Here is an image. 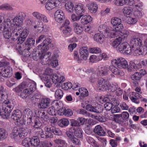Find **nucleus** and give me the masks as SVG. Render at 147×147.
<instances>
[{
	"label": "nucleus",
	"instance_id": "f257e3e1",
	"mask_svg": "<svg viewBox=\"0 0 147 147\" xmlns=\"http://www.w3.org/2000/svg\"><path fill=\"white\" fill-rule=\"evenodd\" d=\"M23 118H22L21 111L19 110L14 111L12 113L11 118L17 121V124L18 125L29 124L32 121V113L29 109H26L23 112Z\"/></svg>",
	"mask_w": 147,
	"mask_h": 147
},
{
	"label": "nucleus",
	"instance_id": "f03ea898",
	"mask_svg": "<svg viewBox=\"0 0 147 147\" xmlns=\"http://www.w3.org/2000/svg\"><path fill=\"white\" fill-rule=\"evenodd\" d=\"M41 50L40 51H37L33 52L32 54V58L34 60L37 61L39 59L41 60V63L42 65H45L49 62L50 60L49 57L51 55L50 52H48L46 54L43 50Z\"/></svg>",
	"mask_w": 147,
	"mask_h": 147
},
{
	"label": "nucleus",
	"instance_id": "7ed1b4c3",
	"mask_svg": "<svg viewBox=\"0 0 147 147\" xmlns=\"http://www.w3.org/2000/svg\"><path fill=\"white\" fill-rule=\"evenodd\" d=\"M53 128V127L51 126L47 125L45 126L44 129L45 134L42 129L38 128L36 130L35 134L40 138L44 139L52 138L53 137L52 134Z\"/></svg>",
	"mask_w": 147,
	"mask_h": 147
},
{
	"label": "nucleus",
	"instance_id": "20e7f679",
	"mask_svg": "<svg viewBox=\"0 0 147 147\" xmlns=\"http://www.w3.org/2000/svg\"><path fill=\"white\" fill-rule=\"evenodd\" d=\"M80 58L78 55V53L77 51H74L73 53L74 60L78 63H81L82 61V59L86 60L88 57V52L86 47H84L81 48L80 50Z\"/></svg>",
	"mask_w": 147,
	"mask_h": 147
},
{
	"label": "nucleus",
	"instance_id": "39448f33",
	"mask_svg": "<svg viewBox=\"0 0 147 147\" xmlns=\"http://www.w3.org/2000/svg\"><path fill=\"white\" fill-rule=\"evenodd\" d=\"M111 23L113 28L111 27V31L112 32H115V34H118L119 32L118 31L124 28L123 25L121 24V19L118 18H113L111 20Z\"/></svg>",
	"mask_w": 147,
	"mask_h": 147
},
{
	"label": "nucleus",
	"instance_id": "423d86ee",
	"mask_svg": "<svg viewBox=\"0 0 147 147\" xmlns=\"http://www.w3.org/2000/svg\"><path fill=\"white\" fill-rule=\"evenodd\" d=\"M14 105L13 103L11 100L8 99L3 103L2 105V111L4 113V115L2 117L7 119L10 115V113L13 109Z\"/></svg>",
	"mask_w": 147,
	"mask_h": 147
},
{
	"label": "nucleus",
	"instance_id": "0eeeda50",
	"mask_svg": "<svg viewBox=\"0 0 147 147\" xmlns=\"http://www.w3.org/2000/svg\"><path fill=\"white\" fill-rule=\"evenodd\" d=\"M9 28H10V30H11L12 39L14 40H16L20 36V34L22 30V28L21 26L16 27L13 24H12L11 22V24L8 26Z\"/></svg>",
	"mask_w": 147,
	"mask_h": 147
},
{
	"label": "nucleus",
	"instance_id": "6e6552de",
	"mask_svg": "<svg viewBox=\"0 0 147 147\" xmlns=\"http://www.w3.org/2000/svg\"><path fill=\"white\" fill-rule=\"evenodd\" d=\"M113 64H115L119 68L126 69L128 67L127 61L123 58H118L111 61Z\"/></svg>",
	"mask_w": 147,
	"mask_h": 147
},
{
	"label": "nucleus",
	"instance_id": "1a4fd4ad",
	"mask_svg": "<svg viewBox=\"0 0 147 147\" xmlns=\"http://www.w3.org/2000/svg\"><path fill=\"white\" fill-rule=\"evenodd\" d=\"M36 83L33 82L31 84L29 87L24 90L21 94L22 98H26L31 94L36 89Z\"/></svg>",
	"mask_w": 147,
	"mask_h": 147
},
{
	"label": "nucleus",
	"instance_id": "9d476101",
	"mask_svg": "<svg viewBox=\"0 0 147 147\" xmlns=\"http://www.w3.org/2000/svg\"><path fill=\"white\" fill-rule=\"evenodd\" d=\"M53 81L56 85V87L57 88L61 86V83L64 81L65 77L60 75H57L56 74H54L50 78Z\"/></svg>",
	"mask_w": 147,
	"mask_h": 147
},
{
	"label": "nucleus",
	"instance_id": "9b49d317",
	"mask_svg": "<svg viewBox=\"0 0 147 147\" xmlns=\"http://www.w3.org/2000/svg\"><path fill=\"white\" fill-rule=\"evenodd\" d=\"M11 21L9 18H6V15L5 14L0 15V31H2L5 26H9L11 24Z\"/></svg>",
	"mask_w": 147,
	"mask_h": 147
},
{
	"label": "nucleus",
	"instance_id": "f8f14e48",
	"mask_svg": "<svg viewBox=\"0 0 147 147\" xmlns=\"http://www.w3.org/2000/svg\"><path fill=\"white\" fill-rule=\"evenodd\" d=\"M132 48L133 54L135 56H138L140 55L146 54L147 53V49L146 47L145 48L142 47H134Z\"/></svg>",
	"mask_w": 147,
	"mask_h": 147
},
{
	"label": "nucleus",
	"instance_id": "ddd939ff",
	"mask_svg": "<svg viewBox=\"0 0 147 147\" xmlns=\"http://www.w3.org/2000/svg\"><path fill=\"white\" fill-rule=\"evenodd\" d=\"M109 70V67L108 66L100 65L97 68V74L101 76H105L108 74Z\"/></svg>",
	"mask_w": 147,
	"mask_h": 147
},
{
	"label": "nucleus",
	"instance_id": "4468645a",
	"mask_svg": "<svg viewBox=\"0 0 147 147\" xmlns=\"http://www.w3.org/2000/svg\"><path fill=\"white\" fill-rule=\"evenodd\" d=\"M2 73L3 76L5 78L10 77L13 74L12 69L9 66H6L2 69L1 71L0 72V74Z\"/></svg>",
	"mask_w": 147,
	"mask_h": 147
},
{
	"label": "nucleus",
	"instance_id": "2eb2a0df",
	"mask_svg": "<svg viewBox=\"0 0 147 147\" xmlns=\"http://www.w3.org/2000/svg\"><path fill=\"white\" fill-rule=\"evenodd\" d=\"M111 27H107L105 25H100L98 28L100 33L103 34L105 32L108 37H112L113 32L111 31Z\"/></svg>",
	"mask_w": 147,
	"mask_h": 147
},
{
	"label": "nucleus",
	"instance_id": "dca6fc26",
	"mask_svg": "<svg viewBox=\"0 0 147 147\" xmlns=\"http://www.w3.org/2000/svg\"><path fill=\"white\" fill-rule=\"evenodd\" d=\"M55 20L58 23H62L65 19L64 13L63 11L60 9L57 10L55 13Z\"/></svg>",
	"mask_w": 147,
	"mask_h": 147
},
{
	"label": "nucleus",
	"instance_id": "f3484780",
	"mask_svg": "<svg viewBox=\"0 0 147 147\" xmlns=\"http://www.w3.org/2000/svg\"><path fill=\"white\" fill-rule=\"evenodd\" d=\"M32 15L34 17L36 18L38 20L43 21L45 23L49 22V19L47 16L44 14H42L37 11H34L32 13Z\"/></svg>",
	"mask_w": 147,
	"mask_h": 147
},
{
	"label": "nucleus",
	"instance_id": "a211bd4d",
	"mask_svg": "<svg viewBox=\"0 0 147 147\" xmlns=\"http://www.w3.org/2000/svg\"><path fill=\"white\" fill-rule=\"evenodd\" d=\"M75 12L77 15L84 16L85 11V8L84 5L82 3H79L76 5L75 7Z\"/></svg>",
	"mask_w": 147,
	"mask_h": 147
},
{
	"label": "nucleus",
	"instance_id": "6ab92c4d",
	"mask_svg": "<svg viewBox=\"0 0 147 147\" xmlns=\"http://www.w3.org/2000/svg\"><path fill=\"white\" fill-rule=\"evenodd\" d=\"M51 39L49 38H45L40 45L38 46V50H41L45 51L47 50L48 46L47 45L51 43Z\"/></svg>",
	"mask_w": 147,
	"mask_h": 147
},
{
	"label": "nucleus",
	"instance_id": "aec40b11",
	"mask_svg": "<svg viewBox=\"0 0 147 147\" xmlns=\"http://www.w3.org/2000/svg\"><path fill=\"white\" fill-rule=\"evenodd\" d=\"M53 74L52 70L48 68H47L45 72L42 74H40V76L42 80H46L50 78Z\"/></svg>",
	"mask_w": 147,
	"mask_h": 147
},
{
	"label": "nucleus",
	"instance_id": "412c9836",
	"mask_svg": "<svg viewBox=\"0 0 147 147\" xmlns=\"http://www.w3.org/2000/svg\"><path fill=\"white\" fill-rule=\"evenodd\" d=\"M93 39L94 41L100 44L103 43L105 40L104 35L103 34L100 33L95 34L93 36Z\"/></svg>",
	"mask_w": 147,
	"mask_h": 147
},
{
	"label": "nucleus",
	"instance_id": "4be33fe9",
	"mask_svg": "<svg viewBox=\"0 0 147 147\" xmlns=\"http://www.w3.org/2000/svg\"><path fill=\"white\" fill-rule=\"evenodd\" d=\"M100 101L101 102H108L110 101L111 102L115 103L116 99L113 96H112L110 94H108L105 97L103 98L101 96H100Z\"/></svg>",
	"mask_w": 147,
	"mask_h": 147
},
{
	"label": "nucleus",
	"instance_id": "5701e85b",
	"mask_svg": "<svg viewBox=\"0 0 147 147\" xmlns=\"http://www.w3.org/2000/svg\"><path fill=\"white\" fill-rule=\"evenodd\" d=\"M51 100L49 98L42 99L38 105V107L40 109H46L50 105Z\"/></svg>",
	"mask_w": 147,
	"mask_h": 147
},
{
	"label": "nucleus",
	"instance_id": "b1692460",
	"mask_svg": "<svg viewBox=\"0 0 147 147\" xmlns=\"http://www.w3.org/2000/svg\"><path fill=\"white\" fill-rule=\"evenodd\" d=\"M123 29H121L118 31L119 32L118 34H115V32L112 33V37H115L117 36H120L123 38H127L129 35V32L126 30H122Z\"/></svg>",
	"mask_w": 147,
	"mask_h": 147
},
{
	"label": "nucleus",
	"instance_id": "393cba45",
	"mask_svg": "<svg viewBox=\"0 0 147 147\" xmlns=\"http://www.w3.org/2000/svg\"><path fill=\"white\" fill-rule=\"evenodd\" d=\"M142 40L138 38H133L131 40L130 44L132 48L142 46Z\"/></svg>",
	"mask_w": 147,
	"mask_h": 147
},
{
	"label": "nucleus",
	"instance_id": "a878e982",
	"mask_svg": "<svg viewBox=\"0 0 147 147\" xmlns=\"http://www.w3.org/2000/svg\"><path fill=\"white\" fill-rule=\"evenodd\" d=\"M89 11L92 13H95L98 8V5L94 2H91L86 5Z\"/></svg>",
	"mask_w": 147,
	"mask_h": 147
},
{
	"label": "nucleus",
	"instance_id": "bb28decb",
	"mask_svg": "<svg viewBox=\"0 0 147 147\" xmlns=\"http://www.w3.org/2000/svg\"><path fill=\"white\" fill-rule=\"evenodd\" d=\"M109 83L108 80L103 78H101L98 81L97 85L99 87L102 88L105 90H107Z\"/></svg>",
	"mask_w": 147,
	"mask_h": 147
},
{
	"label": "nucleus",
	"instance_id": "cd10ccee",
	"mask_svg": "<svg viewBox=\"0 0 147 147\" xmlns=\"http://www.w3.org/2000/svg\"><path fill=\"white\" fill-rule=\"evenodd\" d=\"M19 136L21 138H23L27 135L29 132L28 129L26 127L18 128Z\"/></svg>",
	"mask_w": 147,
	"mask_h": 147
},
{
	"label": "nucleus",
	"instance_id": "c85d7f7f",
	"mask_svg": "<svg viewBox=\"0 0 147 147\" xmlns=\"http://www.w3.org/2000/svg\"><path fill=\"white\" fill-rule=\"evenodd\" d=\"M8 27V26H5L3 30L2 31H0V33L3 32L4 37L6 39L9 38L12 36L11 30H10V28Z\"/></svg>",
	"mask_w": 147,
	"mask_h": 147
},
{
	"label": "nucleus",
	"instance_id": "c756f323",
	"mask_svg": "<svg viewBox=\"0 0 147 147\" xmlns=\"http://www.w3.org/2000/svg\"><path fill=\"white\" fill-rule=\"evenodd\" d=\"M36 114L37 117L41 119L42 120L47 121L49 118L47 113L43 110L38 111L36 113Z\"/></svg>",
	"mask_w": 147,
	"mask_h": 147
},
{
	"label": "nucleus",
	"instance_id": "7c9ffc66",
	"mask_svg": "<svg viewBox=\"0 0 147 147\" xmlns=\"http://www.w3.org/2000/svg\"><path fill=\"white\" fill-rule=\"evenodd\" d=\"M82 106L84 108H86V109L88 111L96 113H100L101 112L100 109L99 108L96 107H94L89 104L86 105V106L85 105L84 106Z\"/></svg>",
	"mask_w": 147,
	"mask_h": 147
},
{
	"label": "nucleus",
	"instance_id": "2f4dec72",
	"mask_svg": "<svg viewBox=\"0 0 147 147\" xmlns=\"http://www.w3.org/2000/svg\"><path fill=\"white\" fill-rule=\"evenodd\" d=\"M132 96L130 97L131 101L136 104L139 103L140 101L138 99L139 98H141V95L139 93L135 92H132Z\"/></svg>",
	"mask_w": 147,
	"mask_h": 147
},
{
	"label": "nucleus",
	"instance_id": "473e14b6",
	"mask_svg": "<svg viewBox=\"0 0 147 147\" xmlns=\"http://www.w3.org/2000/svg\"><path fill=\"white\" fill-rule=\"evenodd\" d=\"M94 132L96 134L101 136H104L105 134L104 130L99 125H96L94 129Z\"/></svg>",
	"mask_w": 147,
	"mask_h": 147
},
{
	"label": "nucleus",
	"instance_id": "72a5a7b5",
	"mask_svg": "<svg viewBox=\"0 0 147 147\" xmlns=\"http://www.w3.org/2000/svg\"><path fill=\"white\" fill-rule=\"evenodd\" d=\"M25 40V38H23L21 37H19L17 43L18 44L20 45H21L19 46V47L20 49V50L22 51L23 52H26V53H29V51L30 50V49L29 47H28L27 49H24L22 47V44Z\"/></svg>",
	"mask_w": 147,
	"mask_h": 147
},
{
	"label": "nucleus",
	"instance_id": "f704fd0d",
	"mask_svg": "<svg viewBox=\"0 0 147 147\" xmlns=\"http://www.w3.org/2000/svg\"><path fill=\"white\" fill-rule=\"evenodd\" d=\"M56 6V2L55 1L51 0L47 2L45 5L46 9L48 10H51Z\"/></svg>",
	"mask_w": 147,
	"mask_h": 147
},
{
	"label": "nucleus",
	"instance_id": "c9c22d12",
	"mask_svg": "<svg viewBox=\"0 0 147 147\" xmlns=\"http://www.w3.org/2000/svg\"><path fill=\"white\" fill-rule=\"evenodd\" d=\"M109 69L113 74L117 75L122 76L123 75V73L119 70L117 68L113 65H111L109 67Z\"/></svg>",
	"mask_w": 147,
	"mask_h": 147
},
{
	"label": "nucleus",
	"instance_id": "e433bc0d",
	"mask_svg": "<svg viewBox=\"0 0 147 147\" xmlns=\"http://www.w3.org/2000/svg\"><path fill=\"white\" fill-rule=\"evenodd\" d=\"M65 7L66 10L69 13L73 12L74 10V5L71 1H68L66 3Z\"/></svg>",
	"mask_w": 147,
	"mask_h": 147
},
{
	"label": "nucleus",
	"instance_id": "4c0bfd02",
	"mask_svg": "<svg viewBox=\"0 0 147 147\" xmlns=\"http://www.w3.org/2000/svg\"><path fill=\"white\" fill-rule=\"evenodd\" d=\"M82 17L81 22L83 24H86L92 21V17L89 15L83 16Z\"/></svg>",
	"mask_w": 147,
	"mask_h": 147
},
{
	"label": "nucleus",
	"instance_id": "58836bf2",
	"mask_svg": "<svg viewBox=\"0 0 147 147\" xmlns=\"http://www.w3.org/2000/svg\"><path fill=\"white\" fill-rule=\"evenodd\" d=\"M38 137V136H34L30 138L31 146H37L39 145L40 141Z\"/></svg>",
	"mask_w": 147,
	"mask_h": 147
},
{
	"label": "nucleus",
	"instance_id": "ea45409f",
	"mask_svg": "<svg viewBox=\"0 0 147 147\" xmlns=\"http://www.w3.org/2000/svg\"><path fill=\"white\" fill-rule=\"evenodd\" d=\"M58 124L60 127H64L67 126L69 125V121L67 119L63 118L59 120Z\"/></svg>",
	"mask_w": 147,
	"mask_h": 147
},
{
	"label": "nucleus",
	"instance_id": "a19ab883",
	"mask_svg": "<svg viewBox=\"0 0 147 147\" xmlns=\"http://www.w3.org/2000/svg\"><path fill=\"white\" fill-rule=\"evenodd\" d=\"M74 30L76 33L78 34H81L82 32L83 29L82 27L79 26V24L77 23L74 24Z\"/></svg>",
	"mask_w": 147,
	"mask_h": 147
},
{
	"label": "nucleus",
	"instance_id": "79ce46f5",
	"mask_svg": "<svg viewBox=\"0 0 147 147\" xmlns=\"http://www.w3.org/2000/svg\"><path fill=\"white\" fill-rule=\"evenodd\" d=\"M80 94L82 96H87L88 95V92L87 90L84 88H80L78 90V92H76V94L77 95H78Z\"/></svg>",
	"mask_w": 147,
	"mask_h": 147
},
{
	"label": "nucleus",
	"instance_id": "37998d69",
	"mask_svg": "<svg viewBox=\"0 0 147 147\" xmlns=\"http://www.w3.org/2000/svg\"><path fill=\"white\" fill-rule=\"evenodd\" d=\"M122 40V38L120 36L118 37L113 42L112 45L115 48H117V49L118 47L119 46V45L121 43Z\"/></svg>",
	"mask_w": 147,
	"mask_h": 147
},
{
	"label": "nucleus",
	"instance_id": "c03bdc74",
	"mask_svg": "<svg viewBox=\"0 0 147 147\" xmlns=\"http://www.w3.org/2000/svg\"><path fill=\"white\" fill-rule=\"evenodd\" d=\"M127 46H129V44L126 42L121 43L117 49L121 53H124Z\"/></svg>",
	"mask_w": 147,
	"mask_h": 147
},
{
	"label": "nucleus",
	"instance_id": "a18cd8bd",
	"mask_svg": "<svg viewBox=\"0 0 147 147\" xmlns=\"http://www.w3.org/2000/svg\"><path fill=\"white\" fill-rule=\"evenodd\" d=\"M34 28H37L39 32H41L44 29V26L42 22L41 21L38 22L36 25L34 26Z\"/></svg>",
	"mask_w": 147,
	"mask_h": 147
},
{
	"label": "nucleus",
	"instance_id": "49530a36",
	"mask_svg": "<svg viewBox=\"0 0 147 147\" xmlns=\"http://www.w3.org/2000/svg\"><path fill=\"white\" fill-rule=\"evenodd\" d=\"M61 30L62 31L63 34L65 36L69 35L72 32V29L70 27H61Z\"/></svg>",
	"mask_w": 147,
	"mask_h": 147
},
{
	"label": "nucleus",
	"instance_id": "de8ad7c7",
	"mask_svg": "<svg viewBox=\"0 0 147 147\" xmlns=\"http://www.w3.org/2000/svg\"><path fill=\"white\" fill-rule=\"evenodd\" d=\"M7 135V132L6 131L3 129H0V140L5 139Z\"/></svg>",
	"mask_w": 147,
	"mask_h": 147
},
{
	"label": "nucleus",
	"instance_id": "09e8293b",
	"mask_svg": "<svg viewBox=\"0 0 147 147\" xmlns=\"http://www.w3.org/2000/svg\"><path fill=\"white\" fill-rule=\"evenodd\" d=\"M118 87L117 84L115 83L110 84L109 83L108 86V89L111 90L113 92L115 91Z\"/></svg>",
	"mask_w": 147,
	"mask_h": 147
},
{
	"label": "nucleus",
	"instance_id": "8fccbe9b",
	"mask_svg": "<svg viewBox=\"0 0 147 147\" xmlns=\"http://www.w3.org/2000/svg\"><path fill=\"white\" fill-rule=\"evenodd\" d=\"M0 9L2 10H13V8L9 5L4 4L0 6Z\"/></svg>",
	"mask_w": 147,
	"mask_h": 147
},
{
	"label": "nucleus",
	"instance_id": "3c124183",
	"mask_svg": "<svg viewBox=\"0 0 147 147\" xmlns=\"http://www.w3.org/2000/svg\"><path fill=\"white\" fill-rule=\"evenodd\" d=\"M22 145L25 147H29L31 145V140L30 138H26L24 139L22 142Z\"/></svg>",
	"mask_w": 147,
	"mask_h": 147
},
{
	"label": "nucleus",
	"instance_id": "603ef678",
	"mask_svg": "<svg viewBox=\"0 0 147 147\" xmlns=\"http://www.w3.org/2000/svg\"><path fill=\"white\" fill-rule=\"evenodd\" d=\"M83 131L82 129L80 128H77L75 129L74 132L75 135L78 138H81L83 136Z\"/></svg>",
	"mask_w": 147,
	"mask_h": 147
},
{
	"label": "nucleus",
	"instance_id": "864d4df0",
	"mask_svg": "<svg viewBox=\"0 0 147 147\" xmlns=\"http://www.w3.org/2000/svg\"><path fill=\"white\" fill-rule=\"evenodd\" d=\"M63 91L61 89L57 90L55 92V96L56 98L58 99H61L63 95Z\"/></svg>",
	"mask_w": 147,
	"mask_h": 147
},
{
	"label": "nucleus",
	"instance_id": "5fc2aeb1",
	"mask_svg": "<svg viewBox=\"0 0 147 147\" xmlns=\"http://www.w3.org/2000/svg\"><path fill=\"white\" fill-rule=\"evenodd\" d=\"M23 21H21L19 19L18 17L16 16L13 19V24L15 26H21L22 23Z\"/></svg>",
	"mask_w": 147,
	"mask_h": 147
},
{
	"label": "nucleus",
	"instance_id": "6e6d98bb",
	"mask_svg": "<svg viewBox=\"0 0 147 147\" xmlns=\"http://www.w3.org/2000/svg\"><path fill=\"white\" fill-rule=\"evenodd\" d=\"M89 51L92 53H99L101 52V50L98 47H94L89 48Z\"/></svg>",
	"mask_w": 147,
	"mask_h": 147
},
{
	"label": "nucleus",
	"instance_id": "4d7b16f0",
	"mask_svg": "<svg viewBox=\"0 0 147 147\" xmlns=\"http://www.w3.org/2000/svg\"><path fill=\"white\" fill-rule=\"evenodd\" d=\"M0 96V103H3L6 100V99L7 98V94L5 92L1 93Z\"/></svg>",
	"mask_w": 147,
	"mask_h": 147
},
{
	"label": "nucleus",
	"instance_id": "13d9d810",
	"mask_svg": "<svg viewBox=\"0 0 147 147\" xmlns=\"http://www.w3.org/2000/svg\"><path fill=\"white\" fill-rule=\"evenodd\" d=\"M54 142L57 144H60V145L63 146V147H66L67 145V144L63 140L56 139L54 140Z\"/></svg>",
	"mask_w": 147,
	"mask_h": 147
},
{
	"label": "nucleus",
	"instance_id": "bf43d9fd",
	"mask_svg": "<svg viewBox=\"0 0 147 147\" xmlns=\"http://www.w3.org/2000/svg\"><path fill=\"white\" fill-rule=\"evenodd\" d=\"M141 76L139 73H135L134 74L131 76V78L133 80H139L141 78Z\"/></svg>",
	"mask_w": 147,
	"mask_h": 147
},
{
	"label": "nucleus",
	"instance_id": "052dcab7",
	"mask_svg": "<svg viewBox=\"0 0 147 147\" xmlns=\"http://www.w3.org/2000/svg\"><path fill=\"white\" fill-rule=\"evenodd\" d=\"M78 113L82 114L85 117L90 116V113L84 109H79L78 110Z\"/></svg>",
	"mask_w": 147,
	"mask_h": 147
},
{
	"label": "nucleus",
	"instance_id": "680f3d73",
	"mask_svg": "<svg viewBox=\"0 0 147 147\" xmlns=\"http://www.w3.org/2000/svg\"><path fill=\"white\" fill-rule=\"evenodd\" d=\"M113 106V102H107V103H105L104 105L105 108L108 111L111 110Z\"/></svg>",
	"mask_w": 147,
	"mask_h": 147
},
{
	"label": "nucleus",
	"instance_id": "e2e57ef3",
	"mask_svg": "<svg viewBox=\"0 0 147 147\" xmlns=\"http://www.w3.org/2000/svg\"><path fill=\"white\" fill-rule=\"evenodd\" d=\"M72 85L70 82H66L62 86V88L65 90H68L72 88Z\"/></svg>",
	"mask_w": 147,
	"mask_h": 147
},
{
	"label": "nucleus",
	"instance_id": "0e129e2a",
	"mask_svg": "<svg viewBox=\"0 0 147 147\" xmlns=\"http://www.w3.org/2000/svg\"><path fill=\"white\" fill-rule=\"evenodd\" d=\"M76 72L82 77H83L85 75V72L84 69L83 68L79 67L78 69H76Z\"/></svg>",
	"mask_w": 147,
	"mask_h": 147
},
{
	"label": "nucleus",
	"instance_id": "69168bd1",
	"mask_svg": "<svg viewBox=\"0 0 147 147\" xmlns=\"http://www.w3.org/2000/svg\"><path fill=\"white\" fill-rule=\"evenodd\" d=\"M42 125L41 123L38 118H36L34 120L33 127L35 128L39 127Z\"/></svg>",
	"mask_w": 147,
	"mask_h": 147
},
{
	"label": "nucleus",
	"instance_id": "338daca9",
	"mask_svg": "<svg viewBox=\"0 0 147 147\" xmlns=\"http://www.w3.org/2000/svg\"><path fill=\"white\" fill-rule=\"evenodd\" d=\"M52 132V133L57 136H61L62 134V132L59 129L54 127H53Z\"/></svg>",
	"mask_w": 147,
	"mask_h": 147
},
{
	"label": "nucleus",
	"instance_id": "774afa93",
	"mask_svg": "<svg viewBox=\"0 0 147 147\" xmlns=\"http://www.w3.org/2000/svg\"><path fill=\"white\" fill-rule=\"evenodd\" d=\"M21 21H23L26 17V13L24 12H20L19 13L18 15L16 16Z\"/></svg>",
	"mask_w": 147,
	"mask_h": 147
}]
</instances>
